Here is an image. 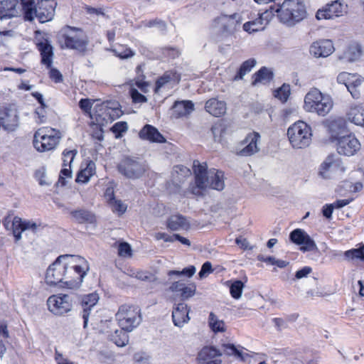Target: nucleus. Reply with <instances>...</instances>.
Segmentation results:
<instances>
[{"instance_id": "nucleus-8", "label": "nucleus", "mask_w": 364, "mask_h": 364, "mask_svg": "<svg viewBox=\"0 0 364 364\" xmlns=\"http://www.w3.org/2000/svg\"><path fill=\"white\" fill-rule=\"evenodd\" d=\"M115 316L119 326L127 332L132 331L142 320L140 309L134 305L120 306Z\"/></svg>"}, {"instance_id": "nucleus-17", "label": "nucleus", "mask_w": 364, "mask_h": 364, "mask_svg": "<svg viewBox=\"0 0 364 364\" xmlns=\"http://www.w3.org/2000/svg\"><path fill=\"white\" fill-rule=\"evenodd\" d=\"M18 126V116L13 106L0 107V127L8 132L14 131Z\"/></svg>"}, {"instance_id": "nucleus-35", "label": "nucleus", "mask_w": 364, "mask_h": 364, "mask_svg": "<svg viewBox=\"0 0 364 364\" xmlns=\"http://www.w3.org/2000/svg\"><path fill=\"white\" fill-rule=\"evenodd\" d=\"M15 10V1L4 0L0 1V19L14 16Z\"/></svg>"}, {"instance_id": "nucleus-22", "label": "nucleus", "mask_w": 364, "mask_h": 364, "mask_svg": "<svg viewBox=\"0 0 364 364\" xmlns=\"http://www.w3.org/2000/svg\"><path fill=\"white\" fill-rule=\"evenodd\" d=\"M36 46L41 56V63L47 68H50L53 58V48L50 41L47 38L43 37L37 39Z\"/></svg>"}, {"instance_id": "nucleus-62", "label": "nucleus", "mask_w": 364, "mask_h": 364, "mask_svg": "<svg viewBox=\"0 0 364 364\" xmlns=\"http://www.w3.org/2000/svg\"><path fill=\"white\" fill-rule=\"evenodd\" d=\"M311 272L312 269L310 267H304L296 272L295 277L297 279H301L306 277Z\"/></svg>"}, {"instance_id": "nucleus-57", "label": "nucleus", "mask_w": 364, "mask_h": 364, "mask_svg": "<svg viewBox=\"0 0 364 364\" xmlns=\"http://www.w3.org/2000/svg\"><path fill=\"white\" fill-rule=\"evenodd\" d=\"M92 102L90 99H81L79 102L80 108L85 113H90L92 107Z\"/></svg>"}, {"instance_id": "nucleus-6", "label": "nucleus", "mask_w": 364, "mask_h": 364, "mask_svg": "<svg viewBox=\"0 0 364 364\" xmlns=\"http://www.w3.org/2000/svg\"><path fill=\"white\" fill-rule=\"evenodd\" d=\"M59 43L63 48L85 52L88 45V39L82 30L68 26L60 34Z\"/></svg>"}, {"instance_id": "nucleus-5", "label": "nucleus", "mask_w": 364, "mask_h": 364, "mask_svg": "<svg viewBox=\"0 0 364 364\" xmlns=\"http://www.w3.org/2000/svg\"><path fill=\"white\" fill-rule=\"evenodd\" d=\"M304 107L307 112L326 116L333 107V101L329 95L323 94L317 88H313L305 96Z\"/></svg>"}, {"instance_id": "nucleus-41", "label": "nucleus", "mask_w": 364, "mask_h": 364, "mask_svg": "<svg viewBox=\"0 0 364 364\" xmlns=\"http://www.w3.org/2000/svg\"><path fill=\"white\" fill-rule=\"evenodd\" d=\"M208 323L211 330L213 332L222 333L225 331V325L224 321L219 320L218 317L212 312L209 315Z\"/></svg>"}, {"instance_id": "nucleus-24", "label": "nucleus", "mask_w": 364, "mask_h": 364, "mask_svg": "<svg viewBox=\"0 0 364 364\" xmlns=\"http://www.w3.org/2000/svg\"><path fill=\"white\" fill-rule=\"evenodd\" d=\"M343 12V4L338 0H336L318 9L316 17L318 20L331 19L342 16Z\"/></svg>"}, {"instance_id": "nucleus-56", "label": "nucleus", "mask_w": 364, "mask_h": 364, "mask_svg": "<svg viewBox=\"0 0 364 364\" xmlns=\"http://www.w3.org/2000/svg\"><path fill=\"white\" fill-rule=\"evenodd\" d=\"M131 97L134 103H144L147 100L146 97L136 89L131 90Z\"/></svg>"}, {"instance_id": "nucleus-52", "label": "nucleus", "mask_w": 364, "mask_h": 364, "mask_svg": "<svg viewBox=\"0 0 364 364\" xmlns=\"http://www.w3.org/2000/svg\"><path fill=\"white\" fill-rule=\"evenodd\" d=\"M172 80L171 75L170 73H166L161 77H160L156 82V88L155 92H159V90L164 86L166 84L170 82Z\"/></svg>"}, {"instance_id": "nucleus-48", "label": "nucleus", "mask_w": 364, "mask_h": 364, "mask_svg": "<svg viewBox=\"0 0 364 364\" xmlns=\"http://www.w3.org/2000/svg\"><path fill=\"white\" fill-rule=\"evenodd\" d=\"M196 267L194 266H189L186 268H184L182 271L177 270H171L168 272V275L171 277L173 275L176 276H186L188 277H191L196 272Z\"/></svg>"}, {"instance_id": "nucleus-12", "label": "nucleus", "mask_w": 364, "mask_h": 364, "mask_svg": "<svg viewBox=\"0 0 364 364\" xmlns=\"http://www.w3.org/2000/svg\"><path fill=\"white\" fill-rule=\"evenodd\" d=\"M47 305L51 313L62 316L72 310L73 297L65 294H53L48 297Z\"/></svg>"}, {"instance_id": "nucleus-23", "label": "nucleus", "mask_w": 364, "mask_h": 364, "mask_svg": "<svg viewBox=\"0 0 364 364\" xmlns=\"http://www.w3.org/2000/svg\"><path fill=\"white\" fill-rule=\"evenodd\" d=\"M334 50L333 43L330 40H319L314 42L309 48L311 55L315 58H326Z\"/></svg>"}, {"instance_id": "nucleus-29", "label": "nucleus", "mask_w": 364, "mask_h": 364, "mask_svg": "<svg viewBox=\"0 0 364 364\" xmlns=\"http://www.w3.org/2000/svg\"><path fill=\"white\" fill-rule=\"evenodd\" d=\"M205 110L214 117H220L226 112V103L216 98H211L205 102Z\"/></svg>"}, {"instance_id": "nucleus-32", "label": "nucleus", "mask_w": 364, "mask_h": 364, "mask_svg": "<svg viewBox=\"0 0 364 364\" xmlns=\"http://www.w3.org/2000/svg\"><path fill=\"white\" fill-rule=\"evenodd\" d=\"M190 226L186 218L182 215H171L167 221V227L171 230H187Z\"/></svg>"}, {"instance_id": "nucleus-55", "label": "nucleus", "mask_w": 364, "mask_h": 364, "mask_svg": "<svg viewBox=\"0 0 364 364\" xmlns=\"http://www.w3.org/2000/svg\"><path fill=\"white\" fill-rule=\"evenodd\" d=\"M162 52L164 56L173 59L178 57L180 55L179 50L177 48L173 47H165L162 49Z\"/></svg>"}, {"instance_id": "nucleus-2", "label": "nucleus", "mask_w": 364, "mask_h": 364, "mask_svg": "<svg viewBox=\"0 0 364 364\" xmlns=\"http://www.w3.org/2000/svg\"><path fill=\"white\" fill-rule=\"evenodd\" d=\"M21 4L26 20L31 21L37 18L40 23L53 19L57 5L54 0H39L36 4L34 0H21Z\"/></svg>"}, {"instance_id": "nucleus-11", "label": "nucleus", "mask_w": 364, "mask_h": 364, "mask_svg": "<svg viewBox=\"0 0 364 364\" xmlns=\"http://www.w3.org/2000/svg\"><path fill=\"white\" fill-rule=\"evenodd\" d=\"M69 255H60L55 262L47 269L46 274V282L55 286L58 284H62L61 287L65 286V275L66 268H68Z\"/></svg>"}, {"instance_id": "nucleus-3", "label": "nucleus", "mask_w": 364, "mask_h": 364, "mask_svg": "<svg viewBox=\"0 0 364 364\" xmlns=\"http://www.w3.org/2000/svg\"><path fill=\"white\" fill-rule=\"evenodd\" d=\"M89 270V263L84 257L69 255L68 268L65 275V286L63 287L70 289L80 287Z\"/></svg>"}, {"instance_id": "nucleus-53", "label": "nucleus", "mask_w": 364, "mask_h": 364, "mask_svg": "<svg viewBox=\"0 0 364 364\" xmlns=\"http://www.w3.org/2000/svg\"><path fill=\"white\" fill-rule=\"evenodd\" d=\"M41 227V223H37L33 220H23V230H31L33 232H36Z\"/></svg>"}, {"instance_id": "nucleus-38", "label": "nucleus", "mask_w": 364, "mask_h": 364, "mask_svg": "<svg viewBox=\"0 0 364 364\" xmlns=\"http://www.w3.org/2000/svg\"><path fill=\"white\" fill-rule=\"evenodd\" d=\"M361 55L360 46L358 44H353L348 47L347 50L343 53V58L347 61L353 62L360 58Z\"/></svg>"}, {"instance_id": "nucleus-45", "label": "nucleus", "mask_w": 364, "mask_h": 364, "mask_svg": "<svg viewBox=\"0 0 364 364\" xmlns=\"http://www.w3.org/2000/svg\"><path fill=\"white\" fill-rule=\"evenodd\" d=\"M112 51L117 57H119L122 59H127L134 56V52L133 50H132L129 48L124 46H119L112 50Z\"/></svg>"}, {"instance_id": "nucleus-18", "label": "nucleus", "mask_w": 364, "mask_h": 364, "mask_svg": "<svg viewBox=\"0 0 364 364\" xmlns=\"http://www.w3.org/2000/svg\"><path fill=\"white\" fill-rule=\"evenodd\" d=\"M363 80V79L358 75L346 72L341 73L337 77L338 82L345 85L352 97L355 99L360 97L358 87L360 86Z\"/></svg>"}, {"instance_id": "nucleus-1", "label": "nucleus", "mask_w": 364, "mask_h": 364, "mask_svg": "<svg viewBox=\"0 0 364 364\" xmlns=\"http://www.w3.org/2000/svg\"><path fill=\"white\" fill-rule=\"evenodd\" d=\"M193 172L196 186L191 188L194 195H200L201 191L208 188L222 191L225 187L224 173L215 168L208 170L206 163L193 162Z\"/></svg>"}, {"instance_id": "nucleus-10", "label": "nucleus", "mask_w": 364, "mask_h": 364, "mask_svg": "<svg viewBox=\"0 0 364 364\" xmlns=\"http://www.w3.org/2000/svg\"><path fill=\"white\" fill-rule=\"evenodd\" d=\"M144 162L134 157L123 158L117 164V170L122 176L129 179H138L147 171Z\"/></svg>"}, {"instance_id": "nucleus-42", "label": "nucleus", "mask_w": 364, "mask_h": 364, "mask_svg": "<svg viewBox=\"0 0 364 364\" xmlns=\"http://www.w3.org/2000/svg\"><path fill=\"white\" fill-rule=\"evenodd\" d=\"M344 256L348 260L360 259L364 261V245L359 248L351 249L344 252Z\"/></svg>"}, {"instance_id": "nucleus-49", "label": "nucleus", "mask_w": 364, "mask_h": 364, "mask_svg": "<svg viewBox=\"0 0 364 364\" xmlns=\"http://www.w3.org/2000/svg\"><path fill=\"white\" fill-rule=\"evenodd\" d=\"M118 255L122 257H130L132 255V250L129 244L125 242H120L118 245Z\"/></svg>"}, {"instance_id": "nucleus-19", "label": "nucleus", "mask_w": 364, "mask_h": 364, "mask_svg": "<svg viewBox=\"0 0 364 364\" xmlns=\"http://www.w3.org/2000/svg\"><path fill=\"white\" fill-rule=\"evenodd\" d=\"M344 167L339 158L334 154H331L326 157L325 161L321 164L319 174L323 178H331L333 174L337 172H343Z\"/></svg>"}, {"instance_id": "nucleus-64", "label": "nucleus", "mask_w": 364, "mask_h": 364, "mask_svg": "<svg viewBox=\"0 0 364 364\" xmlns=\"http://www.w3.org/2000/svg\"><path fill=\"white\" fill-rule=\"evenodd\" d=\"M55 358L57 364H75L73 362L68 360L67 358H64L63 355L58 352L55 353Z\"/></svg>"}, {"instance_id": "nucleus-61", "label": "nucleus", "mask_w": 364, "mask_h": 364, "mask_svg": "<svg viewBox=\"0 0 364 364\" xmlns=\"http://www.w3.org/2000/svg\"><path fill=\"white\" fill-rule=\"evenodd\" d=\"M333 204H326L322 208V214L328 220H331L332 218V213L333 211Z\"/></svg>"}, {"instance_id": "nucleus-54", "label": "nucleus", "mask_w": 364, "mask_h": 364, "mask_svg": "<svg viewBox=\"0 0 364 364\" xmlns=\"http://www.w3.org/2000/svg\"><path fill=\"white\" fill-rule=\"evenodd\" d=\"M196 287L194 284L183 287L181 293V296L183 299H187L193 296L196 293Z\"/></svg>"}, {"instance_id": "nucleus-27", "label": "nucleus", "mask_w": 364, "mask_h": 364, "mask_svg": "<svg viewBox=\"0 0 364 364\" xmlns=\"http://www.w3.org/2000/svg\"><path fill=\"white\" fill-rule=\"evenodd\" d=\"M190 309L187 304L183 303L178 304L172 312V319L176 326L182 327L190 320L188 316Z\"/></svg>"}, {"instance_id": "nucleus-9", "label": "nucleus", "mask_w": 364, "mask_h": 364, "mask_svg": "<svg viewBox=\"0 0 364 364\" xmlns=\"http://www.w3.org/2000/svg\"><path fill=\"white\" fill-rule=\"evenodd\" d=\"M287 135L290 144L296 149L305 148L311 141V127L303 121H298L289 127Z\"/></svg>"}, {"instance_id": "nucleus-7", "label": "nucleus", "mask_w": 364, "mask_h": 364, "mask_svg": "<svg viewBox=\"0 0 364 364\" xmlns=\"http://www.w3.org/2000/svg\"><path fill=\"white\" fill-rule=\"evenodd\" d=\"M62 138L59 130L43 127L38 129L34 134L33 144L39 152H46L55 149Z\"/></svg>"}, {"instance_id": "nucleus-31", "label": "nucleus", "mask_w": 364, "mask_h": 364, "mask_svg": "<svg viewBox=\"0 0 364 364\" xmlns=\"http://www.w3.org/2000/svg\"><path fill=\"white\" fill-rule=\"evenodd\" d=\"M348 119L356 125L364 126V107L362 105H352L347 113Z\"/></svg>"}, {"instance_id": "nucleus-39", "label": "nucleus", "mask_w": 364, "mask_h": 364, "mask_svg": "<svg viewBox=\"0 0 364 364\" xmlns=\"http://www.w3.org/2000/svg\"><path fill=\"white\" fill-rule=\"evenodd\" d=\"M256 65V60L253 58L249 59L245 61L240 66L238 72L233 77V80H239L243 78V77L249 73L252 68Z\"/></svg>"}, {"instance_id": "nucleus-60", "label": "nucleus", "mask_w": 364, "mask_h": 364, "mask_svg": "<svg viewBox=\"0 0 364 364\" xmlns=\"http://www.w3.org/2000/svg\"><path fill=\"white\" fill-rule=\"evenodd\" d=\"M46 107L41 106L40 107H38L35 112V114L37 116L36 122L38 124H41L46 122V111L45 108Z\"/></svg>"}, {"instance_id": "nucleus-4", "label": "nucleus", "mask_w": 364, "mask_h": 364, "mask_svg": "<svg viewBox=\"0 0 364 364\" xmlns=\"http://www.w3.org/2000/svg\"><path fill=\"white\" fill-rule=\"evenodd\" d=\"M273 12L277 14L281 22L288 26H294L306 16L305 6L299 0H285Z\"/></svg>"}, {"instance_id": "nucleus-25", "label": "nucleus", "mask_w": 364, "mask_h": 364, "mask_svg": "<svg viewBox=\"0 0 364 364\" xmlns=\"http://www.w3.org/2000/svg\"><path fill=\"white\" fill-rule=\"evenodd\" d=\"M70 215L71 220L79 224H94L96 223L95 215L84 208H79L76 210L65 209Z\"/></svg>"}, {"instance_id": "nucleus-44", "label": "nucleus", "mask_w": 364, "mask_h": 364, "mask_svg": "<svg viewBox=\"0 0 364 364\" xmlns=\"http://www.w3.org/2000/svg\"><path fill=\"white\" fill-rule=\"evenodd\" d=\"M289 85L284 84L281 87L275 91L274 97L278 98L282 102H287L290 95Z\"/></svg>"}, {"instance_id": "nucleus-14", "label": "nucleus", "mask_w": 364, "mask_h": 364, "mask_svg": "<svg viewBox=\"0 0 364 364\" xmlns=\"http://www.w3.org/2000/svg\"><path fill=\"white\" fill-rule=\"evenodd\" d=\"M99 295L95 293L85 294L79 298L80 314L83 319V328H87L90 318H92V311L99 301Z\"/></svg>"}, {"instance_id": "nucleus-63", "label": "nucleus", "mask_w": 364, "mask_h": 364, "mask_svg": "<svg viewBox=\"0 0 364 364\" xmlns=\"http://www.w3.org/2000/svg\"><path fill=\"white\" fill-rule=\"evenodd\" d=\"M144 75H141V77H137L135 85L142 91H145L148 87L146 82L144 80Z\"/></svg>"}, {"instance_id": "nucleus-46", "label": "nucleus", "mask_w": 364, "mask_h": 364, "mask_svg": "<svg viewBox=\"0 0 364 364\" xmlns=\"http://www.w3.org/2000/svg\"><path fill=\"white\" fill-rule=\"evenodd\" d=\"M128 126L125 122H118L112 127L111 131L115 134V138L119 139L122 136V134L127 131Z\"/></svg>"}, {"instance_id": "nucleus-37", "label": "nucleus", "mask_w": 364, "mask_h": 364, "mask_svg": "<svg viewBox=\"0 0 364 364\" xmlns=\"http://www.w3.org/2000/svg\"><path fill=\"white\" fill-rule=\"evenodd\" d=\"M127 331L121 329H117L110 335V340L113 341L117 346L123 347L128 344L129 336Z\"/></svg>"}, {"instance_id": "nucleus-58", "label": "nucleus", "mask_w": 364, "mask_h": 364, "mask_svg": "<svg viewBox=\"0 0 364 364\" xmlns=\"http://www.w3.org/2000/svg\"><path fill=\"white\" fill-rule=\"evenodd\" d=\"M212 264L210 262H205L201 267L200 271L198 273V276L200 279L205 277L208 274L213 272Z\"/></svg>"}, {"instance_id": "nucleus-26", "label": "nucleus", "mask_w": 364, "mask_h": 364, "mask_svg": "<svg viewBox=\"0 0 364 364\" xmlns=\"http://www.w3.org/2000/svg\"><path fill=\"white\" fill-rule=\"evenodd\" d=\"M218 23L221 26L224 31L232 33L237 29V27L242 22V17L239 14L232 15H221L217 18Z\"/></svg>"}, {"instance_id": "nucleus-51", "label": "nucleus", "mask_w": 364, "mask_h": 364, "mask_svg": "<svg viewBox=\"0 0 364 364\" xmlns=\"http://www.w3.org/2000/svg\"><path fill=\"white\" fill-rule=\"evenodd\" d=\"M112 206L113 212L122 215L127 210V205L120 200H114L109 204Z\"/></svg>"}, {"instance_id": "nucleus-43", "label": "nucleus", "mask_w": 364, "mask_h": 364, "mask_svg": "<svg viewBox=\"0 0 364 364\" xmlns=\"http://www.w3.org/2000/svg\"><path fill=\"white\" fill-rule=\"evenodd\" d=\"M244 283L240 280H235L230 285V293L232 298L239 299L242 293Z\"/></svg>"}, {"instance_id": "nucleus-36", "label": "nucleus", "mask_w": 364, "mask_h": 364, "mask_svg": "<svg viewBox=\"0 0 364 364\" xmlns=\"http://www.w3.org/2000/svg\"><path fill=\"white\" fill-rule=\"evenodd\" d=\"M253 78V85H256L259 82L265 84L273 78V73L270 70L263 67L254 75Z\"/></svg>"}, {"instance_id": "nucleus-50", "label": "nucleus", "mask_w": 364, "mask_h": 364, "mask_svg": "<svg viewBox=\"0 0 364 364\" xmlns=\"http://www.w3.org/2000/svg\"><path fill=\"white\" fill-rule=\"evenodd\" d=\"M72 177V171L71 166H63V168L60 171L59 179L58 183L61 186H65L66 184L65 178H70Z\"/></svg>"}, {"instance_id": "nucleus-13", "label": "nucleus", "mask_w": 364, "mask_h": 364, "mask_svg": "<svg viewBox=\"0 0 364 364\" xmlns=\"http://www.w3.org/2000/svg\"><path fill=\"white\" fill-rule=\"evenodd\" d=\"M274 16L273 8L257 14H252L250 20L243 24V29L249 33L263 31Z\"/></svg>"}, {"instance_id": "nucleus-16", "label": "nucleus", "mask_w": 364, "mask_h": 364, "mask_svg": "<svg viewBox=\"0 0 364 364\" xmlns=\"http://www.w3.org/2000/svg\"><path fill=\"white\" fill-rule=\"evenodd\" d=\"M290 240L300 245V250L303 252L317 251L318 247L314 240L304 230L297 228L290 232Z\"/></svg>"}, {"instance_id": "nucleus-59", "label": "nucleus", "mask_w": 364, "mask_h": 364, "mask_svg": "<svg viewBox=\"0 0 364 364\" xmlns=\"http://www.w3.org/2000/svg\"><path fill=\"white\" fill-rule=\"evenodd\" d=\"M49 77L55 82L58 83L63 81V75L58 70L50 68Z\"/></svg>"}, {"instance_id": "nucleus-33", "label": "nucleus", "mask_w": 364, "mask_h": 364, "mask_svg": "<svg viewBox=\"0 0 364 364\" xmlns=\"http://www.w3.org/2000/svg\"><path fill=\"white\" fill-rule=\"evenodd\" d=\"M96 166L95 164L92 161H90L86 167L82 169L77 175L76 182L86 183L90 178L95 174Z\"/></svg>"}, {"instance_id": "nucleus-40", "label": "nucleus", "mask_w": 364, "mask_h": 364, "mask_svg": "<svg viewBox=\"0 0 364 364\" xmlns=\"http://www.w3.org/2000/svg\"><path fill=\"white\" fill-rule=\"evenodd\" d=\"M11 230H12L16 242L19 241L21 239V233L23 232V220L20 217L15 216L13 218Z\"/></svg>"}, {"instance_id": "nucleus-30", "label": "nucleus", "mask_w": 364, "mask_h": 364, "mask_svg": "<svg viewBox=\"0 0 364 364\" xmlns=\"http://www.w3.org/2000/svg\"><path fill=\"white\" fill-rule=\"evenodd\" d=\"M139 136L142 139L152 142L161 143L165 141V138L154 127L146 124L139 132Z\"/></svg>"}, {"instance_id": "nucleus-34", "label": "nucleus", "mask_w": 364, "mask_h": 364, "mask_svg": "<svg viewBox=\"0 0 364 364\" xmlns=\"http://www.w3.org/2000/svg\"><path fill=\"white\" fill-rule=\"evenodd\" d=\"M223 352L225 355L228 356H235V358L240 359L241 360H245L246 357L248 356V354L244 353L242 351L243 349L242 347L239 346V348L236 347L233 344L227 343L222 345Z\"/></svg>"}, {"instance_id": "nucleus-28", "label": "nucleus", "mask_w": 364, "mask_h": 364, "mask_svg": "<svg viewBox=\"0 0 364 364\" xmlns=\"http://www.w3.org/2000/svg\"><path fill=\"white\" fill-rule=\"evenodd\" d=\"M194 110V105L190 100L176 101L172 106V117H186Z\"/></svg>"}, {"instance_id": "nucleus-20", "label": "nucleus", "mask_w": 364, "mask_h": 364, "mask_svg": "<svg viewBox=\"0 0 364 364\" xmlns=\"http://www.w3.org/2000/svg\"><path fill=\"white\" fill-rule=\"evenodd\" d=\"M337 151L345 156H353L360 149V144L355 136L349 134L337 139Z\"/></svg>"}, {"instance_id": "nucleus-47", "label": "nucleus", "mask_w": 364, "mask_h": 364, "mask_svg": "<svg viewBox=\"0 0 364 364\" xmlns=\"http://www.w3.org/2000/svg\"><path fill=\"white\" fill-rule=\"evenodd\" d=\"M77 154L76 149L64 150L63 152V166H71V164Z\"/></svg>"}, {"instance_id": "nucleus-15", "label": "nucleus", "mask_w": 364, "mask_h": 364, "mask_svg": "<svg viewBox=\"0 0 364 364\" xmlns=\"http://www.w3.org/2000/svg\"><path fill=\"white\" fill-rule=\"evenodd\" d=\"M260 134L258 132L249 133L240 143L236 154L240 156H250L259 151L258 143L260 141Z\"/></svg>"}, {"instance_id": "nucleus-21", "label": "nucleus", "mask_w": 364, "mask_h": 364, "mask_svg": "<svg viewBox=\"0 0 364 364\" xmlns=\"http://www.w3.org/2000/svg\"><path fill=\"white\" fill-rule=\"evenodd\" d=\"M222 353L213 346H205L198 353V364H221Z\"/></svg>"}]
</instances>
